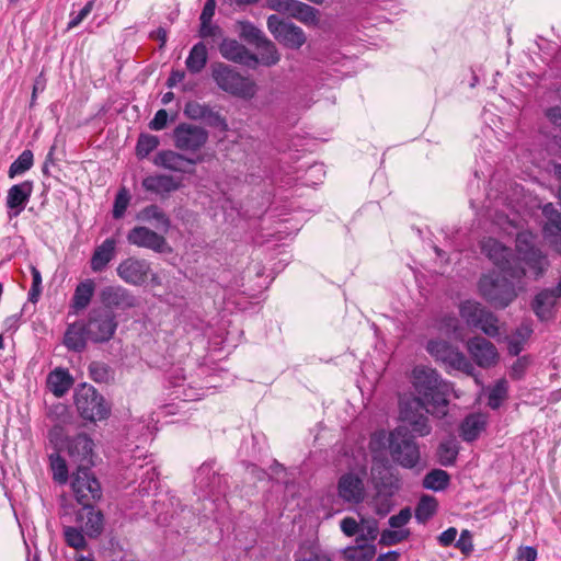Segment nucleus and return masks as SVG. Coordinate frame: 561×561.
<instances>
[{
	"instance_id": "nucleus-1",
	"label": "nucleus",
	"mask_w": 561,
	"mask_h": 561,
	"mask_svg": "<svg viewBox=\"0 0 561 561\" xmlns=\"http://www.w3.org/2000/svg\"><path fill=\"white\" fill-rule=\"evenodd\" d=\"M412 386L416 394L410 397L421 399L424 404L432 408L433 416L443 419L447 415L451 385L444 380L434 368L423 365L415 366L412 370Z\"/></svg>"
},
{
	"instance_id": "nucleus-2",
	"label": "nucleus",
	"mask_w": 561,
	"mask_h": 561,
	"mask_svg": "<svg viewBox=\"0 0 561 561\" xmlns=\"http://www.w3.org/2000/svg\"><path fill=\"white\" fill-rule=\"evenodd\" d=\"M211 78L220 90L232 96L251 100L257 93V85L252 79L224 62L213 65Z\"/></svg>"
},
{
	"instance_id": "nucleus-3",
	"label": "nucleus",
	"mask_w": 561,
	"mask_h": 561,
	"mask_svg": "<svg viewBox=\"0 0 561 561\" xmlns=\"http://www.w3.org/2000/svg\"><path fill=\"white\" fill-rule=\"evenodd\" d=\"M389 453L392 460L407 469H415L421 461L419 444L408 428L397 427L389 435Z\"/></svg>"
},
{
	"instance_id": "nucleus-4",
	"label": "nucleus",
	"mask_w": 561,
	"mask_h": 561,
	"mask_svg": "<svg viewBox=\"0 0 561 561\" xmlns=\"http://www.w3.org/2000/svg\"><path fill=\"white\" fill-rule=\"evenodd\" d=\"M482 253L505 275L513 279L526 276V270L518 262L513 250L494 238H488L481 243Z\"/></svg>"
},
{
	"instance_id": "nucleus-5",
	"label": "nucleus",
	"mask_w": 561,
	"mask_h": 561,
	"mask_svg": "<svg viewBox=\"0 0 561 561\" xmlns=\"http://www.w3.org/2000/svg\"><path fill=\"white\" fill-rule=\"evenodd\" d=\"M73 399L80 416L87 421L105 420L111 413V408L104 397L90 385H79L75 390Z\"/></svg>"
},
{
	"instance_id": "nucleus-6",
	"label": "nucleus",
	"mask_w": 561,
	"mask_h": 561,
	"mask_svg": "<svg viewBox=\"0 0 561 561\" xmlns=\"http://www.w3.org/2000/svg\"><path fill=\"white\" fill-rule=\"evenodd\" d=\"M428 413L432 414V408L424 404L421 399L404 396L399 400V417L416 436L424 437L431 434Z\"/></svg>"
},
{
	"instance_id": "nucleus-7",
	"label": "nucleus",
	"mask_w": 561,
	"mask_h": 561,
	"mask_svg": "<svg viewBox=\"0 0 561 561\" xmlns=\"http://www.w3.org/2000/svg\"><path fill=\"white\" fill-rule=\"evenodd\" d=\"M535 234L520 231L516 236L515 248L518 262L525 263L536 278L541 277L549 267V261L543 251L536 245Z\"/></svg>"
},
{
	"instance_id": "nucleus-8",
	"label": "nucleus",
	"mask_w": 561,
	"mask_h": 561,
	"mask_svg": "<svg viewBox=\"0 0 561 561\" xmlns=\"http://www.w3.org/2000/svg\"><path fill=\"white\" fill-rule=\"evenodd\" d=\"M84 323L89 341L95 344L112 340L118 327L115 312L102 307L92 308Z\"/></svg>"
},
{
	"instance_id": "nucleus-9",
	"label": "nucleus",
	"mask_w": 561,
	"mask_h": 561,
	"mask_svg": "<svg viewBox=\"0 0 561 561\" xmlns=\"http://www.w3.org/2000/svg\"><path fill=\"white\" fill-rule=\"evenodd\" d=\"M481 296L496 308H506L515 298L514 285L497 275H483L479 280Z\"/></svg>"
},
{
	"instance_id": "nucleus-10",
	"label": "nucleus",
	"mask_w": 561,
	"mask_h": 561,
	"mask_svg": "<svg viewBox=\"0 0 561 561\" xmlns=\"http://www.w3.org/2000/svg\"><path fill=\"white\" fill-rule=\"evenodd\" d=\"M71 489L77 502L82 507H90L101 499L102 489L91 468H77L71 481Z\"/></svg>"
},
{
	"instance_id": "nucleus-11",
	"label": "nucleus",
	"mask_w": 561,
	"mask_h": 561,
	"mask_svg": "<svg viewBox=\"0 0 561 561\" xmlns=\"http://www.w3.org/2000/svg\"><path fill=\"white\" fill-rule=\"evenodd\" d=\"M266 24L274 38L287 48L299 49L307 41L306 33L300 26L276 14L270 15Z\"/></svg>"
},
{
	"instance_id": "nucleus-12",
	"label": "nucleus",
	"mask_w": 561,
	"mask_h": 561,
	"mask_svg": "<svg viewBox=\"0 0 561 561\" xmlns=\"http://www.w3.org/2000/svg\"><path fill=\"white\" fill-rule=\"evenodd\" d=\"M426 350L436 360L443 362L451 368L466 373L467 375H473L474 367L470 360L463 353L448 342L431 340L426 345Z\"/></svg>"
},
{
	"instance_id": "nucleus-13",
	"label": "nucleus",
	"mask_w": 561,
	"mask_h": 561,
	"mask_svg": "<svg viewBox=\"0 0 561 561\" xmlns=\"http://www.w3.org/2000/svg\"><path fill=\"white\" fill-rule=\"evenodd\" d=\"M270 10L287 14L307 26L319 24L320 11L299 0H266Z\"/></svg>"
},
{
	"instance_id": "nucleus-14",
	"label": "nucleus",
	"mask_w": 561,
	"mask_h": 561,
	"mask_svg": "<svg viewBox=\"0 0 561 561\" xmlns=\"http://www.w3.org/2000/svg\"><path fill=\"white\" fill-rule=\"evenodd\" d=\"M173 141L176 149L195 153L208 141V131L198 125L181 123L173 129Z\"/></svg>"
},
{
	"instance_id": "nucleus-15",
	"label": "nucleus",
	"mask_w": 561,
	"mask_h": 561,
	"mask_svg": "<svg viewBox=\"0 0 561 561\" xmlns=\"http://www.w3.org/2000/svg\"><path fill=\"white\" fill-rule=\"evenodd\" d=\"M184 115L193 121H202L207 126L217 128L221 133L229 130L226 117L209 104L190 101L185 104Z\"/></svg>"
},
{
	"instance_id": "nucleus-16",
	"label": "nucleus",
	"mask_w": 561,
	"mask_h": 561,
	"mask_svg": "<svg viewBox=\"0 0 561 561\" xmlns=\"http://www.w3.org/2000/svg\"><path fill=\"white\" fill-rule=\"evenodd\" d=\"M102 308L127 311L139 305L138 298L127 288L119 285L105 286L100 291Z\"/></svg>"
},
{
	"instance_id": "nucleus-17",
	"label": "nucleus",
	"mask_w": 561,
	"mask_h": 561,
	"mask_svg": "<svg viewBox=\"0 0 561 561\" xmlns=\"http://www.w3.org/2000/svg\"><path fill=\"white\" fill-rule=\"evenodd\" d=\"M66 448L70 460L77 463V468H91L93 462V439L85 433L69 437Z\"/></svg>"
},
{
	"instance_id": "nucleus-18",
	"label": "nucleus",
	"mask_w": 561,
	"mask_h": 561,
	"mask_svg": "<svg viewBox=\"0 0 561 561\" xmlns=\"http://www.w3.org/2000/svg\"><path fill=\"white\" fill-rule=\"evenodd\" d=\"M116 272L126 284L142 286L149 279L151 265L145 259L127 257L117 265Z\"/></svg>"
},
{
	"instance_id": "nucleus-19",
	"label": "nucleus",
	"mask_w": 561,
	"mask_h": 561,
	"mask_svg": "<svg viewBox=\"0 0 561 561\" xmlns=\"http://www.w3.org/2000/svg\"><path fill=\"white\" fill-rule=\"evenodd\" d=\"M141 186L147 193L165 199L182 186V179L168 174H150L142 179Z\"/></svg>"
},
{
	"instance_id": "nucleus-20",
	"label": "nucleus",
	"mask_w": 561,
	"mask_h": 561,
	"mask_svg": "<svg viewBox=\"0 0 561 561\" xmlns=\"http://www.w3.org/2000/svg\"><path fill=\"white\" fill-rule=\"evenodd\" d=\"M219 53L225 59L251 69H255L259 65L257 55L251 53L236 39L224 38L219 45Z\"/></svg>"
},
{
	"instance_id": "nucleus-21",
	"label": "nucleus",
	"mask_w": 561,
	"mask_h": 561,
	"mask_svg": "<svg viewBox=\"0 0 561 561\" xmlns=\"http://www.w3.org/2000/svg\"><path fill=\"white\" fill-rule=\"evenodd\" d=\"M365 484L360 477L353 472L342 474L337 482V494L346 503L359 504L365 499Z\"/></svg>"
},
{
	"instance_id": "nucleus-22",
	"label": "nucleus",
	"mask_w": 561,
	"mask_h": 561,
	"mask_svg": "<svg viewBox=\"0 0 561 561\" xmlns=\"http://www.w3.org/2000/svg\"><path fill=\"white\" fill-rule=\"evenodd\" d=\"M195 484L208 495L225 492L224 478L215 471V461L204 462L196 472Z\"/></svg>"
},
{
	"instance_id": "nucleus-23",
	"label": "nucleus",
	"mask_w": 561,
	"mask_h": 561,
	"mask_svg": "<svg viewBox=\"0 0 561 561\" xmlns=\"http://www.w3.org/2000/svg\"><path fill=\"white\" fill-rule=\"evenodd\" d=\"M127 241L131 245L145 248L161 253L167 245L165 238L156 231L145 227L137 226L127 233Z\"/></svg>"
},
{
	"instance_id": "nucleus-24",
	"label": "nucleus",
	"mask_w": 561,
	"mask_h": 561,
	"mask_svg": "<svg viewBox=\"0 0 561 561\" xmlns=\"http://www.w3.org/2000/svg\"><path fill=\"white\" fill-rule=\"evenodd\" d=\"M467 348L476 364L483 368L493 366L499 358L496 347L493 343L481 336L470 339Z\"/></svg>"
},
{
	"instance_id": "nucleus-25",
	"label": "nucleus",
	"mask_w": 561,
	"mask_h": 561,
	"mask_svg": "<svg viewBox=\"0 0 561 561\" xmlns=\"http://www.w3.org/2000/svg\"><path fill=\"white\" fill-rule=\"evenodd\" d=\"M196 162V160L173 150H161L153 159L157 167L179 173H190V168L195 165Z\"/></svg>"
},
{
	"instance_id": "nucleus-26",
	"label": "nucleus",
	"mask_w": 561,
	"mask_h": 561,
	"mask_svg": "<svg viewBox=\"0 0 561 561\" xmlns=\"http://www.w3.org/2000/svg\"><path fill=\"white\" fill-rule=\"evenodd\" d=\"M77 520L81 528L90 538H96L103 531L104 517L101 511L95 510L93 504L90 507H82L77 513Z\"/></svg>"
},
{
	"instance_id": "nucleus-27",
	"label": "nucleus",
	"mask_w": 561,
	"mask_h": 561,
	"mask_svg": "<svg viewBox=\"0 0 561 561\" xmlns=\"http://www.w3.org/2000/svg\"><path fill=\"white\" fill-rule=\"evenodd\" d=\"M33 193V182L24 181L19 184L12 185L8 190L7 195V207L9 209H13L14 215L18 216L21 211L24 210L26 204L30 201V197Z\"/></svg>"
},
{
	"instance_id": "nucleus-28",
	"label": "nucleus",
	"mask_w": 561,
	"mask_h": 561,
	"mask_svg": "<svg viewBox=\"0 0 561 561\" xmlns=\"http://www.w3.org/2000/svg\"><path fill=\"white\" fill-rule=\"evenodd\" d=\"M116 240L114 238L105 239L100 245H98L90 260V267L94 273L103 272L108 263L116 255Z\"/></svg>"
},
{
	"instance_id": "nucleus-29",
	"label": "nucleus",
	"mask_w": 561,
	"mask_h": 561,
	"mask_svg": "<svg viewBox=\"0 0 561 561\" xmlns=\"http://www.w3.org/2000/svg\"><path fill=\"white\" fill-rule=\"evenodd\" d=\"M558 298L550 288L539 291L531 302V309L540 321H549L554 317V307Z\"/></svg>"
},
{
	"instance_id": "nucleus-30",
	"label": "nucleus",
	"mask_w": 561,
	"mask_h": 561,
	"mask_svg": "<svg viewBox=\"0 0 561 561\" xmlns=\"http://www.w3.org/2000/svg\"><path fill=\"white\" fill-rule=\"evenodd\" d=\"M85 328L84 321L68 325L64 335V344L69 351L80 353L85 348L87 341H89Z\"/></svg>"
},
{
	"instance_id": "nucleus-31",
	"label": "nucleus",
	"mask_w": 561,
	"mask_h": 561,
	"mask_svg": "<svg viewBox=\"0 0 561 561\" xmlns=\"http://www.w3.org/2000/svg\"><path fill=\"white\" fill-rule=\"evenodd\" d=\"M486 425V419L483 414L471 413L467 415L460 424L459 435L462 440L471 443L476 440Z\"/></svg>"
},
{
	"instance_id": "nucleus-32",
	"label": "nucleus",
	"mask_w": 561,
	"mask_h": 561,
	"mask_svg": "<svg viewBox=\"0 0 561 561\" xmlns=\"http://www.w3.org/2000/svg\"><path fill=\"white\" fill-rule=\"evenodd\" d=\"M73 385V378L67 369L56 368L48 374L47 387L57 398L64 397Z\"/></svg>"
},
{
	"instance_id": "nucleus-33",
	"label": "nucleus",
	"mask_w": 561,
	"mask_h": 561,
	"mask_svg": "<svg viewBox=\"0 0 561 561\" xmlns=\"http://www.w3.org/2000/svg\"><path fill=\"white\" fill-rule=\"evenodd\" d=\"M94 291L95 283L91 278L84 279L76 286L73 296L71 298V308L75 310V312L81 311L90 305Z\"/></svg>"
},
{
	"instance_id": "nucleus-34",
	"label": "nucleus",
	"mask_w": 561,
	"mask_h": 561,
	"mask_svg": "<svg viewBox=\"0 0 561 561\" xmlns=\"http://www.w3.org/2000/svg\"><path fill=\"white\" fill-rule=\"evenodd\" d=\"M141 221L151 222L157 229L167 232L171 226L168 215L158 206L149 205L141 209L137 216Z\"/></svg>"
},
{
	"instance_id": "nucleus-35",
	"label": "nucleus",
	"mask_w": 561,
	"mask_h": 561,
	"mask_svg": "<svg viewBox=\"0 0 561 561\" xmlns=\"http://www.w3.org/2000/svg\"><path fill=\"white\" fill-rule=\"evenodd\" d=\"M208 61L207 47L203 42L196 43L190 50L185 60V66L188 72L195 75L199 73Z\"/></svg>"
},
{
	"instance_id": "nucleus-36",
	"label": "nucleus",
	"mask_w": 561,
	"mask_h": 561,
	"mask_svg": "<svg viewBox=\"0 0 561 561\" xmlns=\"http://www.w3.org/2000/svg\"><path fill=\"white\" fill-rule=\"evenodd\" d=\"M542 215L546 218L542 227L545 236L549 238L561 236V213L556 206L552 203L545 204L542 206Z\"/></svg>"
},
{
	"instance_id": "nucleus-37",
	"label": "nucleus",
	"mask_w": 561,
	"mask_h": 561,
	"mask_svg": "<svg viewBox=\"0 0 561 561\" xmlns=\"http://www.w3.org/2000/svg\"><path fill=\"white\" fill-rule=\"evenodd\" d=\"M485 311L486 308H484L480 302L472 300L462 301L459 306V314L470 328H474L477 325Z\"/></svg>"
},
{
	"instance_id": "nucleus-38",
	"label": "nucleus",
	"mask_w": 561,
	"mask_h": 561,
	"mask_svg": "<svg viewBox=\"0 0 561 561\" xmlns=\"http://www.w3.org/2000/svg\"><path fill=\"white\" fill-rule=\"evenodd\" d=\"M255 48L259 50V64L272 67L279 62L280 54L278 53L276 45L270 38L264 37Z\"/></svg>"
},
{
	"instance_id": "nucleus-39",
	"label": "nucleus",
	"mask_w": 561,
	"mask_h": 561,
	"mask_svg": "<svg viewBox=\"0 0 561 561\" xmlns=\"http://www.w3.org/2000/svg\"><path fill=\"white\" fill-rule=\"evenodd\" d=\"M347 561H371L376 556V547L373 543H359L343 550Z\"/></svg>"
},
{
	"instance_id": "nucleus-40",
	"label": "nucleus",
	"mask_w": 561,
	"mask_h": 561,
	"mask_svg": "<svg viewBox=\"0 0 561 561\" xmlns=\"http://www.w3.org/2000/svg\"><path fill=\"white\" fill-rule=\"evenodd\" d=\"M533 329L528 324H522L507 341V351L512 356H518L524 350L526 341L530 337Z\"/></svg>"
},
{
	"instance_id": "nucleus-41",
	"label": "nucleus",
	"mask_w": 561,
	"mask_h": 561,
	"mask_svg": "<svg viewBox=\"0 0 561 561\" xmlns=\"http://www.w3.org/2000/svg\"><path fill=\"white\" fill-rule=\"evenodd\" d=\"M237 25L240 38L250 45L256 46L266 37L263 31L250 21H239Z\"/></svg>"
},
{
	"instance_id": "nucleus-42",
	"label": "nucleus",
	"mask_w": 561,
	"mask_h": 561,
	"mask_svg": "<svg viewBox=\"0 0 561 561\" xmlns=\"http://www.w3.org/2000/svg\"><path fill=\"white\" fill-rule=\"evenodd\" d=\"M459 453L458 443L455 439H448L439 444L437 449L438 461L444 467L455 465Z\"/></svg>"
},
{
	"instance_id": "nucleus-43",
	"label": "nucleus",
	"mask_w": 561,
	"mask_h": 561,
	"mask_svg": "<svg viewBox=\"0 0 561 561\" xmlns=\"http://www.w3.org/2000/svg\"><path fill=\"white\" fill-rule=\"evenodd\" d=\"M449 484V474L442 469H433L423 479V486L427 490L443 491Z\"/></svg>"
},
{
	"instance_id": "nucleus-44",
	"label": "nucleus",
	"mask_w": 561,
	"mask_h": 561,
	"mask_svg": "<svg viewBox=\"0 0 561 561\" xmlns=\"http://www.w3.org/2000/svg\"><path fill=\"white\" fill-rule=\"evenodd\" d=\"M33 152L30 149H25L9 167L8 176L14 179L18 175L24 174L33 167Z\"/></svg>"
},
{
	"instance_id": "nucleus-45",
	"label": "nucleus",
	"mask_w": 561,
	"mask_h": 561,
	"mask_svg": "<svg viewBox=\"0 0 561 561\" xmlns=\"http://www.w3.org/2000/svg\"><path fill=\"white\" fill-rule=\"evenodd\" d=\"M47 416L51 422L56 424L50 434L60 433L61 426L68 424L71 420V413L68 407L62 403L54 404L53 407H50Z\"/></svg>"
},
{
	"instance_id": "nucleus-46",
	"label": "nucleus",
	"mask_w": 561,
	"mask_h": 561,
	"mask_svg": "<svg viewBox=\"0 0 561 561\" xmlns=\"http://www.w3.org/2000/svg\"><path fill=\"white\" fill-rule=\"evenodd\" d=\"M88 370L90 378L98 383H108L114 380L113 369L103 362H92Z\"/></svg>"
},
{
	"instance_id": "nucleus-47",
	"label": "nucleus",
	"mask_w": 561,
	"mask_h": 561,
	"mask_svg": "<svg viewBox=\"0 0 561 561\" xmlns=\"http://www.w3.org/2000/svg\"><path fill=\"white\" fill-rule=\"evenodd\" d=\"M437 502L433 496L424 495L415 507V518L419 523L427 522L436 512Z\"/></svg>"
},
{
	"instance_id": "nucleus-48",
	"label": "nucleus",
	"mask_w": 561,
	"mask_h": 561,
	"mask_svg": "<svg viewBox=\"0 0 561 561\" xmlns=\"http://www.w3.org/2000/svg\"><path fill=\"white\" fill-rule=\"evenodd\" d=\"M497 317L486 309L482 318L478 321L473 329L481 330L485 335L495 337L500 334Z\"/></svg>"
},
{
	"instance_id": "nucleus-49",
	"label": "nucleus",
	"mask_w": 561,
	"mask_h": 561,
	"mask_svg": "<svg viewBox=\"0 0 561 561\" xmlns=\"http://www.w3.org/2000/svg\"><path fill=\"white\" fill-rule=\"evenodd\" d=\"M159 138L151 134H141L137 140L136 154L139 159L147 158L159 146Z\"/></svg>"
},
{
	"instance_id": "nucleus-50",
	"label": "nucleus",
	"mask_w": 561,
	"mask_h": 561,
	"mask_svg": "<svg viewBox=\"0 0 561 561\" xmlns=\"http://www.w3.org/2000/svg\"><path fill=\"white\" fill-rule=\"evenodd\" d=\"M82 528H77L73 526H66L64 527V537L66 543L76 549V550H83L87 548V540L84 538Z\"/></svg>"
},
{
	"instance_id": "nucleus-51",
	"label": "nucleus",
	"mask_w": 561,
	"mask_h": 561,
	"mask_svg": "<svg viewBox=\"0 0 561 561\" xmlns=\"http://www.w3.org/2000/svg\"><path fill=\"white\" fill-rule=\"evenodd\" d=\"M49 461L54 480L60 484L66 483L68 480V468L66 460L56 453L49 456Z\"/></svg>"
},
{
	"instance_id": "nucleus-52",
	"label": "nucleus",
	"mask_w": 561,
	"mask_h": 561,
	"mask_svg": "<svg viewBox=\"0 0 561 561\" xmlns=\"http://www.w3.org/2000/svg\"><path fill=\"white\" fill-rule=\"evenodd\" d=\"M507 397V385L505 380H500L490 390L488 396V405L492 410H496L501 407L504 399Z\"/></svg>"
},
{
	"instance_id": "nucleus-53",
	"label": "nucleus",
	"mask_w": 561,
	"mask_h": 561,
	"mask_svg": "<svg viewBox=\"0 0 561 561\" xmlns=\"http://www.w3.org/2000/svg\"><path fill=\"white\" fill-rule=\"evenodd\" d=\"M129 202H130V195H129L128 190L126 187H122L117 192L115 199H114V205H113V210H112L113 218L121 219L125 215V211L129 205Z\"/></svg>"
},
{
	"instance_id": "nucleus-54",
	"label": "nucleus",
	"mask_w": 561,
	"mask_h": 561,
	"mask_svg": "<svg viewBox=\"0 0 561 561\" xmlns=\"http://www.w3.org/2000/svg\"><path fill=\"white\" fill-rule=\"evenodd\" d=\"M410 535L407 529H385L380 535L379 543L382 546H393L405 540Z\"/></svg>"
},
{
	"instance_id": "nucleus-55",
	"label": "nucleus",
	"mask_w": 561,
	"mask_h": 561,
	"mask_svg": "<svg viewBox=\"0 0 561 561\" xmlns=\"http://www.w3.org/2000/svg\"><path fill=\"white\" fill-rule=\"evenodd\" d=\"M32 274V286L28 291V300L33 304L38 301L42 293V275L41 272L35 267L31 266Z\"/></svg>"
},
{
	"instance_id": "nucleus-56",
	"label": "nucleus",
	"mask_w": 561,
	"mask_h": 561,
	"mask_svg": "<svg viewBox=\"0 0 561 561\" xmlns=\"http://www.w3.org/2000/svg\"><path fill=\"white\" fill-rule=\"evenodd\" d=\"M94 8V0L88 1L84 7L76 14H70V21L68 22V28H75L77 27L93 10Z\"/></svg>"
},
{
	"instance_id": "nucleus-57",
	"label": "nucleus",
	"mask_w": 561,
	"mask_h": 561,
	"mask_svg": "<svg viewBox=\"0 0 561 561\" xmlns=\"http://www.w3.org/2000/svg\"><path fill=\"white\" fill-rule=\"evenodd\" d=\"M199 36L202 38H220L222 37V30L219 25L213 24L211 22H201Z\"/></svg>"
},
{
	"instance_id": "nucleus-58",
	"label": "nucleus",
	"mask_w": 561,
	"mask_h": 561,
	"mask_svg": "<svg viewBox=\"0 0 561 561\" xmlns=\"http://www.w3.org/2000/svg\"><path fill=\"white\" fill-rule=\"evenodd\" d=\"M529 359L527 356L518 357L511 367V378L520 380L528 368Z\"/></svg>"
},
{
	"instance_id": "nucleus-59",
	"label": "nucleus",
	"mask_w": 561,
	"mask_h": 561,
	"mask_svg": "<svg viewBox=\"0 0 561 561\" xmlns=\"http://www.w3.org/2000/svg\"><path fill=\"white\" fill-rule=\"evenodd\" d=\"M411 510L409 507H404L398 514L392 515L389 518L388 523L391 528L398 529L407 525L411 519Z\"/></svg>"
},
{
	"instance_id": "nucleus-60",
	"label": "nucleus",
	"mask_w": 561,
	"mask_h": 561,
	"mask_svg": "<svg viewBox=\"0 0 561 561\" xmlns=\"http://www.w3.org/2000/svg\"><path fill=\"white\" fill-rule=\"evenodd\" d=\"M456 547L466 556L473 551L472 536L468 529H463L461 531L460 537L456 542Z\"/></svg>"
},
{
	"instance_id": "nucleus-61",
	"label": "nucleus",
	"mask_w": 561,
	"mask_h": 561,
	"mask_svg": "<svg viewBox=\"0 0 561 561\" xmlns=\"http://www.w3.org/2000/svg\"><path fill=\"white\" fill-rule=\"evenodd\" d=\"M168 123V112L163 108L156 112L153 118L149 122L151 130H162Z\"/></svg>"
},
{
	"instance_id": "nucleus-62",
	"label": "nucleus",
	"mask_w": 561,
	"mask_h": 561,
	"mask_svg": "<svg viewBox=\"0 0 561 561\" xmlns=\"http://www.w3.org/2000/svg\"><path fill=\"white\" fill-rule=\"evenodd\" d=\"M341 530L347 537H352L358 533V524L353 517H345L340 523Z\"/></svg>"
},
{
	"instance_id": "nucleus-63",
	"label": "nucleus",
	"mask_w": 561,
	"mask_h": 561,
	"mask_svg": "<svg viewBox=\"0 0 561 561\" xmlns=\"http://www.w3.org/2000/svg\"><path fill=\"white\" fill-rule=\"evenodd\" d=\"M440 329L447 333L456 334L459 330V320L455 316H445L440 321Z\"/></svg>"
},
{
	"instance_id": "nucleus-64",
	"label": "nucleus",
	"mask_w": 561,
	"mask_h": 561,
	"mask_svg": "<svg viewBox=\"0 0 561 561\" xmlns=\"http://www.w3.org/2000/svg\"><path fill=\"white\" fill-rule=\"evenodd\" d=\"M456 537L457 529L455 527H449L438 536V542L443 547H448L455 541Z\"/></svg>"
}]
</instances>
